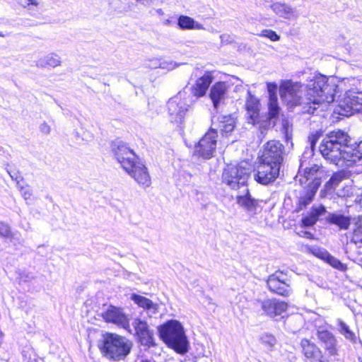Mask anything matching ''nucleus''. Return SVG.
Returning a JSON list of instances; mask_svg holds the SVG:
<instances>
[{"instance_id": "1", "label": "nucleus", "mask_w": 362, "mask_h": 362, "mask_svg": "<svg viewBox=\"0 0 362 362\" xmlns=\"http://www.w3.org/2000/svg\"><path fill=\"white\" fill-rule=\"evenodd\" d=\"M337 88L333 80L320 76L305 86L298 82L286 81L280 87V94L289 107L300 106L303 113L313 114L316 105H328L334 100Z\"/></svg>"}, {"instance_id": "2", "label": "nucleus", "mask_w": 362, "mask_h": 362, "mask_svg": "<svg viewBox=\"0 0 362 362\" xmlns=\"http://www.w3.org/2000/svg\"><path fill=\"white\" fill-rule=\"evenodd\" d=\"M351 138L341 129L330 132L320 145L322 156L340 168L362 165V141L349 145Z\"/></svg>"}, {"instance_id": "3", "label": "nucleus", "mask_w": 362, "mask_h": 362, "mask_svg": "<svg viewBox=\"0 0 362 362\" xmlns=\"http://www.w3.org/2000/svg\"><path fill=\"white\" fill-rule=\"evenodd\" d=\"M158 332L163 341L177 353L184 354L189 351V341L179 322L170 320L160 326Z\"/></svg>"}, {"instance_id": "4", "label": "nucleus", "mask_w": 362, "mask_h": 362, "mask_svg": "<svg viewBox=\"0 0 362 362\" xmlns=\"http://www.w3.org/2000/svg\"><path fill=\"white\" fill-rule=\"evenodd\" d=\"M98 347L104 356L110 359L120 361L130 353L132 344L125 337L107 333L103 336Z\"/></svg>"}, {"instance_id": "5", "label": "nucleus", "mask_w": 362, "mask_h": 362, "mask_svg": "<svg viewBox=\"0 0 362 362\" xmlns=\"http://www.w3.org/2000/svg\"><path fill=\"white\" fill-rule=\"evenodd\" d=\"M250 173V168L247 163L242 162L237 165H228L223 170L222 180L230 188L237 189L247 186Z\"/></svg>"}, {"instance_id": "6", "label": "nucleus", "mask_w": 362, "mask_h": 362, "mask_svg": "<svg viewBox=\"0 0 362 362\" xmlns=\"http://www.w3.org/2000/svg\"><path fill=\"white\" fill-rule=\"evenodd\" d=\"M323 175L324 170L322 166L317 164H309L308 166H305L304 162H300L297 177L299 178L301 185H307V187L318 189Z\"/></svg>"}, {"instance_id": "7", "label": "nucleus", "mask_w": 362, "mask_h": 362, "mask_svg": "<svg viewBox=\"0 0 362 362\" xmlns=\"http://www.w3.org/2000/svg\"><path fill=\"white\" fill-rule=\"evenodd\" d=\"M267 286L271 292L279 296H288L292 292L290 279L287 274L281 271L269 275Z\"/></svg>"}, {"instance_id": "8", "label": "nucleus", "mask_w": 362, "mask_h": 362, "mask_svg": "<svg viewBox=\"0 0 362 362\" xmlns=\"http://www.w3.org/2000/svg\"><path fill=\"white\" fill-rule=\"evenodd\" d=\"M217 136V130L211 128L195 145L194 155L204 159L213 157L216 148Z\"/></svg>"}, {"instance_id": "9", "label": "nucleus", "mask_w": 362, "mask_h": 362, "mask_svg": "<svg viewBox=\"0 0 362 362\" xmlns=\"http://www.w3.org/2000/svg\"><path fill=\"white\" fill-rule=\"evenodd\" d=\"M111 148L115 158L124 170L129 169L132 165L137 161L138 158L134 151L122 141H112Z\"/></svg>"}, {"instance_id": "10", "label": "nucleus", "mask_w": 362, "mask_h": 362, "mask_svg": "<svg viewBox=\"0 0 362 362\" xmlns=\"http://www.w3.org/2000/svg\"><path fill=\"white\" fill-rule=\"evenodd\" d=\"M337 112L349 117L355 112H362V93L347 91L344 98L339 102Z\"/></svg>"}, {"instance_id": "11", "label": "nucleus", "mask_w": 362, "mask_h": 362, "mask_svg": "<svg viewBox=\"0 0 362 362\" xmlns=\"http://www.w3.org/2000/svg\"><path fill=\"white\" fill-rule=\"evenodd\" d=\"M284 146L279 141H269L266 144L259 159L280 168L284 160Z\"/></svg>"}, {"instance_id": "12", "label": "nucleus", "mask_w": 362, "mask_h": 362, "mask_svg": "<svg viewBox=\"0 0 362 362\" xmlns=\"http://www.w3.org/2000/svg\"><path fill=\"white\" fill-rule=\"evenodd\" d=\"M280 168L259 159L255 180L264 185L273 182L279 175Z\"/></svg>"}, {"instance_id": "13", "label": "nucleus", "mask_w": 362, "mask_h": 362, "mask_svg": "<svg viewBox=\"0 0 362 362\" xmlns=\"http://www.w3.org/2000/svg\"><path fill=\"white\" fill-rule=\"evenodd\" d=\"M167 106L171 122L182 123L189 108V105L182 98V95L179 93L169 99Z\"/></svg>"}, {"instance_id": "14", "label": "nucleus", "mask_w": 362, "mask_h": 362, "mask_svg": "<svg viewBox=\"0 0 362 362\" xmlns=\"http://www.w3.org/2000/svg\"><path fill=\"white\" fill-rule=\"evenodd\" d=\"M132 326L141 345L148 347L155 346L153 332L149 329L146 322L135 318L132 322Z\"/></svg>"}, {"instance_id": "15", "label": "nucleus", "mask_w": 362, "mask_h": 362, "mask_svg": "<svg viewBox=\"0 0 362 362\" xmlns=\"http://www.w3.org/2000/svg\"><path fill=\"white\" fill-rule=\"evenodd\" d=\"M140 186L148 187L151 179L147 168L141 162L136 161L129 169L124 170Z\"/></svg>"}, {"instance_id": "16", "label": "nucleus", "mask_w": 362, "mask_h": 362, "mask_svg": "<svg viewBox=\"0 0 362 362\" xmlns=\"http://www.w3.org/2000/svg\"><path fill=\"white\" fill-rule=\"evenodd\" d=\"M264 314L270 317L281 315L288 308L286 303L276 298L258 301Z\"/></svg>"}, {"instance_id": "17", "label": "nucleus", "mask_w": 362, "mask_h": 362, "mask_svg": "<svg viewBox=\"0 0 362 362\" xmlns=\"http://www.w3.org/2000/svg\"><path fill=\"white\" fill-rule=\"evenodd\" d=\"M103 317L107 322L116 324L131 332L129 320L120 309L111 307L103 315Z\"/></svg>"}, {"instance_id": "18", "label": "nucleus", "mask_w": 362, "mask_h": 362, "mask_svg": "<svg viewBox=\"0 0 362 362\" xmlns=\"http://www.w3.org/2000/svg\"><path fill=\"white\" fill-rule=\"evenodd\" d=\"M229 87L230 86L226 82L220 81L211 88L209 96L216 109H218L220 104L227 98Z\"/></svg>"}, {"instance_id": "19", "label": "nucleus", "mask_w": 362, "mask_h": 362, "mask_svg": "<svg viewBox=\"0 0 362 362\" xmlns=\"http://www.w3.org/2000/svg\"><path fill=\"white\" fill-rule=\"evenodd\" d=\"M317 336L322 345L331 355L337 354V340L334 336L323 327L317 329Z\"/></svg>"}, {"instance_id": "20", "label": "nucleus", "mask_w": 362, "mask_h": 362, "mask_svg": "<svg viewBox=\"0 0 362 362\" xmlns=\"http://www.w3.org/2000/svg\"><path fill=\"white\" fill-rule=\"evenodd\" d=\"M236 202L247 212L252 214H257L259 208L258 201L252 197L247 187L243 189V194L237 196Z\"/></svg>"}, {"instance_id": "21", "label": "nucleus", "mask_w": 362, "mask_h": 362, "mask_svg": "<svg viewBox=\"0 0 362 362\" xmlns=\"http://www.w3.org/2000/svg\"><path fill=\"white\" fill-rule=\"evenodd\" d=\"M213 78L212 74L206 71L203 76L197 79L195 83L192 86V94L197 98L203 97L212 83Z\"/></svg>"}, {"instance_id": "22", "label": "nucleus", "mask_w": 362, "mask_h": 362, "mask_svg": "<svg viewBox=\"0 0 362 362\" xmlns=\"http://www.w3.org/2000/svg\"><path fill=\"white\" fill-rule=\"evenodd\" d=\"M300 346L305 357L310 362H319L323 358L320 349L313 342L307 339H303L300 341Z\"/></svg>"}, {"instance_id": "23", "label": "nucleus", "mask_w": 362, "mask_h": 362, "mask_svg": "<svg viewBox=\"0 0 362 362\" xmlns=\"http://www.w3.org/2000/svg\"><path fill=\"white\" fill-rule=\"evenodd\" d=\"M248 96L246 100L245 108L248 117V122L255 124L258 121L259 114V100L252 95L250 91L247 92Z\"/></svg>"}, {"instance_id": "24", "label": "nucleus", "mask_w": 362, "mask_h": 362, "mask_svg": "<svg viewBox=\"0 0 362 362\" xmlns=\"http://www.w3.org/2000/svg\"><path fill=\"white\" fill-rule=\"evenodd\" d=\"M270 7L277 16L286 20L296 19L298 16L296 8L286 3L275 2Z\"/></svg>"}, {"instance_id": "25", "label": "nucleus", "mask_w": 362, "mask_h": 362, "mask_svg": "<svg viewBox=\"0 0 362 362\" xmlns=\"http://www.w3.org/2000/svg\"><path fill=\"white\" fill-rule=\"evenodd\" d=\"M235 127V119L231 115H220L217 118V127L222 134L233 131Z\"/></svg>"}, {"instance_id": "26", "label": "nucleus", "mask_w": 362, "mask_h": 362, "mask_svg": "<svg viewBox=\"0 0 362 362\" xmlns=\"http://www.w3.org/2000/svg\"><path fill=\"white\" fill-rule=\"evenodd\" d=\"M61 63V58L58 55L50 53L38 59L36 61V66L40 68L47 66L54 68L60 66Z\"/></svg>"}, {"instance_id": "27", "label": "nucleus", "mask_w": 362, "mask_h": 362, "mask_svg": "<svg viewBox=\"0 0 362 362\" xmlns=\"http://www.w3.org/2000/svg\"><path fill=\"white\" fill-rule=\"evenodd\" d=\"M325 212V208L323 206H313L310 214L303 218L302 223L304 226H313L318 220L320 216Z\"/></svg>"}, {"instance_id": "28", "label": "nucleus", "mask_w": 362, "mask_h": 362, "mask_svg": "<svg viewBox=\"0 0 362 362\" xmlns=\"http://www.w3.org/2000/svg\"><path fill=\"white\" fill-rule=\"evenodd\" d=\"M316 255L324 259L327 263L335 269H337L340 271H345L346 269V264L341 262L338 259L331 255L326 250H319Z\"/></svg>"}, {"instance_id": "29", "label": "nucleus", "mask_w": 362, "mask_h": 362, "mask_svg": "<svg viewBox=\"0 0 362 362\" xmlns=\"http://www.w3.org/2000/svg\"><path fill=\"white\" fill-rule=\"evenodd\" d=\"M177 25L182 30H204V26L192 18L182 15L177 19Z\"/></svg>"}, {"instance_id": "30", "label": "nucleus", "mask_w": 362, "mask_h": 362, "mask_svg": "<svg viewBox=\"0 0 362 362\" xmlns=\"http://www.w3.org/2000/svg\"><path fill=\"white\" fill-rule=\"evenodd\" d=\"M317 189H314L313 187H307L300 194L298 199V209L302 210L305 208L312 201L315 197Z\"/></svg>"}, {"instance_id": "31", "label": "nucleus", "mask_w": 362, "mask_h": 362, "mask_svg": "<svg viewBox=\"0 0 362 362\" xmlns=\"http://www.w3.org/2000/svg\"><path fill=\"white\" fill-rule=\"evenodd\" d=\"M327 220L341 229H347L350 226V218L344 215L332 214L329 216Z\"/></svg>"}, {"instance_id": "32", "label": "nucleus", "mask_w": 362, "mask_h": 362, "mask_svg": "<svg viewBox=\"0 0 362 362\" xmlns=\"http://www.w3.org/2000/svg\"><path fill=\"white\" fill-rule=\"evenodd\" d=\"M131 299L134 301L139 306L147 310H156L157 305L154 304L150 299L136 294H132Z\"/></svg>"}, {"instance_id": "33", "label": "nucleus", "mask_w": 362, "mask_h": 362, "mask_svg": "<svg viewBox=\"0 0 362 362\" xmlns=\"http://www.w3.org/2000/svg\"><path fill=\"white\" fill-rule=\"evenodd\" d=\"M269 115L270 119L278 117L280 112V107L277 101V95H272L269 99Z\"/></svg>"}, {"instance_id": "34", "label": "nucleus", "mask_w": 362, "mask_h": 362, "mask_svg": "<svg viewBox=\"0 0 362 362\" xmlns=\"http://www.w3.org/2000/svg\"><path fill=\"white\" fill-rule=\"evenodd\" d=\"M0 236L8 239L11 243H13L15 244V240H18V238H16V234L13 233L8 224L6 223L5 222L0 221Z\"/></svg>"}, {"instance_id": "35", "label": "nucleus", "mask_w": 362, "mask_h": 362, "mask_svg": "<svg viewBox=\"0 0 362 362\" xmlns=\"http://www.w3.org/2000/svg\"><path fill=\"white\" fill-rule=\"evenodd\" d=\"M259 341L262 345L267 347L269 351L274 350L276 344H277V340L276 337L270 334L264 333L259 336Z\"/></svg>"}, {"instance_id": "36", "label": "nucleus", "mask_w": 362, "mask_h": 362, "mask_svg": "<svg viewBox=\"0 0 362 362\" xmlns=\"http://www.w3.org/2000/svg\"><path fill=\"white\" fill-rule=\"evenodd\" d=\"M344 173L343 172H337L334 173L325 185L326 189H334L339 185V184L344 180Z\"/></svg>"}, {"instance_id": "37", "label": "nucleus", "mask_w": 362, "mask_h": 362, "mask_svg": "<svg viewBox=\"0 0 362 362\" xmlns=\"http://www.w3.org/2000/svg\"><path fill=\"white\" fill-rule=\"evenodd\" d=\"M338 325L339 332L342 335H344L346 339H349L351 341H355V334L353 332L350 330L349 326L345 322L340 320H338Z\"/></svg>"}, {"instance_id": "38", "label": "nucleus", "mask_w": 362, "mask_h": 362, "mask_svg": "<svg viewBox=\"0 0 362 362\" xmlns=\"http://www.w3.org/2000/svg\"><path fill=\"white\" fill-rule=\"evenodd\" d=\"M351 241L354 243L362 242V217L359 218L356 223Z\"/></svg>"}, {"instance_id": "39", "label": "nucleus", "mask_w": 362, "mask_h": 362, "mask_svg": "<svg viewBox=\"0 0 362 362\" xmlns=\"http://www.w3.org/2000/svg\"><path fill=\"white\" fill-rule=\"evenodd\" d=\"M260 36L268 37L272 41H277L279 40V36L276 33V32L271 30H262Z\"/></svg>"}, {"instance_id": "40", "label": "nucleus", "mask_w": 362, "mask_h": 362, "mask_svg": "<svg viewBox=\"0 0 362 362\" xmlns=\"http://www.w3.org/2000/svg\"><path fill=\"white\" fill-rule=\"evenodd\" d=\"M177 66V64L173 61H160L159 68L167 70H173Z\"/></svg>"}, {"instance_id": "41", "label": "nucleus", "mask_w": 362, "mask_h": 362, "mask_svg": "<svg viewBox=\"0 0 362 362\" xmlns=\"http://www.w3.org/2000/svg\"><path fill=\"white\" fill-rule=\"evenodd\" d=\"M21 192L25 199H28L32 195L31 189L29 186L21 187Z\"/></svg>"}, {"instance_id": "42", "label": "nucleus", "mask_w": 362, "mask_h": 362, "mask_svg": "<svg viewBox=\"0 0 362 362\" xmlns=\"http://www.w3.org/2000/svg\"><path fill=\"white\" fill-rule=\"evenodd\" d=\"M317 139H318V136L317 134H311L308 136V142L310 144L311 151H313V148L315 146V144H316Z\"/></svg>"}, {"instance_id": "43", "label": "nucleus", "mask_w": 362, "mask_h": 362, "mask_svg": "<svg viewBox=\"0 0 362 362\" xmlns=\"http://www.w3.org/2000/svg\"><path fill=\"white\" fill-rule=\"evenodd\" d=\"M40 131L44 134H49L51 132V127L50 126L46 123L45 122H44L43 123H42L40 126Z\"/></svg>"}, {"instance_id": "44", "label": "nucleus", "mask_w": 362, "mask_h": 362, "mask_svg": "<svg viewBox=\"0 0 362 362\" xmlns=\"http://www.w3.org/2000/svg\"><path fill=\"white\" fill-rule=\"evenodd\" d=\"M277 89V86L275 83H267V90L269 93V98L272 95H276V91Z\"/></svg>"}, {"instance_id": "45", "label": "nucleus", "mask_w": 362, "mask_h": 362, "mask_svg": "<svg viewBox=\"0 0 362 362\" xmlns=\"http://www.w3.org/2000/svg\"><path fill=\"white\" fill-rule=\"evenodd\" d=\"M222 44H228L233 42V38L228 34H223L220 36Z\"/></svg>"}, {"instance_id": "46", "label": "nucleus", "mask_w": 362, "mask_h": 362, "mask_svg": "<svg viewBox=\"0 0 362 362\" xmlns=\"http://www.w3.org/2000/svg\"><path fill=\"white\" fill-rule=\"evenodd\" d=\"M19 3L24 7H26L27 6H29L30 4L37 5L36 0H19Z\"/></svg>"}, {"instance_id": "47", "label": "nucleus", "mask_w": 362, "mask_h": 362, "mask_svg": "<svg viewBox=\"0 0 362 362\" xmlns=\"http://www.w3.org/2000/svg\"><path fill=\"white\" fill-rule=\"evenodd\" d=\"M151 64H149L148 66L152 69L159 68V63H160V60L155 59L151 61Z\"/></svg>"}, {"instance_id": "48", "label": "nucleus", "mask_w": 362, "mask_h": 362, "mask_svg": "<svg viewBox=\"0 0 362 362\" xmlns=\"http://www.w3.org/2000/svg\"><path fill=\"white\" fill-rule=\"evenodd\" d=\"M8 173L9 174V175L11 176V179L12 180H18V175H17V173H12L11 171H9L8 170H7Z\"/></svg>"}, {"instance_id": "49", "label": "nucleus", "mask_w": 362, "mask_h": 362, "mask_svg": "<svg viewBox=\"0 0 362 362\" xmlns=\"http://www.w3.org/2000/svg\"><path fill=\"white\" fill-rule=\"evenodd\" d=\"M311 233L310 232H305V236L307 237V238H310L311 237Z\"/></svg>"}, {"instance_id": "50", "label": "nucleus", "mask_w": 362, "mask_h": 362, "mask_svg": "<svg viewBox=\"0 0 362 362\" xmlns=\"http://www.w3.org/2000/svg\"><path fill=\"white\" fill-rule=\"evenodd\" d=\"M141 362H155L153 361L148 360V359H142Z\"/></svg>"}, {"instance_id": "51", "label": "nucleus", "mask_w": 362, "mask_h": 362, "mask_svg": "<svg viewBox=\"0 0 362 362\" xmlns=\"http://www.w3.org/2000/svg\"><path fill=\"white\" fill-rule=\"evenodd\" d=\"M170 23V20H166L164 23L165 25H169Z\"/></svg>"}, {"instance_id": "52", "label": "nucleus", "mask_w": 362, "mask_h": 362, "mask_svg": "<svg viewBox=\"0 0 362 362\" xmlns=\"http://www.w3.org/2000/svg\"><path fill=\"white\" fill-rule=\"evenodd\" d=\"M6 35L4 34L3 33L0 32V37H5Z\"/></svg>"}, {"instance_id": "53", "label": "nucleus", "mask_w": 362, "mask_h": 362, "mask_svg": "<svg viewBox=\"0 0 362 362\" xmlns=\"http://www.w3.org/2000/svg\"><path fill=\"white\" fill-rule=\"evenodd\" d=\"M26 278H28V279H31V277H30V276H29V274H28V275L26 276Z\"/></svg>"}, {"instance_id": "54", "label": "nucleus", "mask_w": 362, "mask_h": 362, "mask_svg": "<svg viewBox=\"0 0 362 362\" xmlns=\"http://www.w3.org/2000/svg\"><path fill=\"white\" fill-rule=\"evenodd\" d=\"M2 337V332L0 330V338Z\"/></svg>"}, {"instance_id": "55", "label": "nucleus", "mask_w": 362, "mask_h": 362, "mask_svg": "<svg viewBox=\"0 0 362 362\" xmlns=\"http://www.w3.org/2000/svg\"><path fill=\"white\" fill-rule=\"evenodd\" d=\"M358 362H362V361H358Z\"/></svg>"}]
</instances>
